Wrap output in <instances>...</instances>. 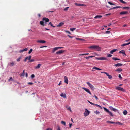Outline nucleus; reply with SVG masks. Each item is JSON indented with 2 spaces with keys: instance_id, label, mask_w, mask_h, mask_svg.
Masks as SVG:
<instances>
[{
  "instance_id": "obj_1",
  "label": "nucleus",
  "mask_w": 130,
  "mask_h": 130,
  "mask_svg": "<svg viewBox=\"0 0 130 130\" xmlns=\"http://www.w3.org/2000/svg\"><path fill=\"white\" fill-rule=\"evenodd\" d=\"M89 48L93 50H95L96 51H99L101 50V48L99 46L93 45L89 47Z\"/></svg>"
},
{
  "instance_id": "obj_2",
  "label": "nucleus",
  "mask_w": 130,
  "mask_h": 130,
  "mask_svg": "<svg viewBox=\"0 0 130 130\" xmlns=\"http://www.w3.org/2000/svg\"><path fill=\"white\" fill-rule=\"evenodd\" d=\"M103 108L104 110L108 114H109L110 116H111L112 117H113L114 116V115L107 108L104 107Z\"/></svg>"
},
{
  "instance_id": "obj_3",
  "label": "nucleus",
  "mask_w": 130,
  "mask_h": 130,
  "mask_svg": "<svg viewBox=\"0 0 130 130\" xmlns=\"http://www.w3.org/2000/svg\"><path fill=\"white\" fill-rule=\"evenodd\" d=\"M86 83L92 90H94L95 88L94 86L92 84H91L90 83L88 82H87Z\"/></svg>"
},
{
  "instance_id": "obj_4",
  "label": "nucleus",
  "mask_w": 130,
  "mask_h": 130,
  "mask_svg": "<svg viewBox=\"0 0 130 130\" xmlns=\"http://www.w3.org/2000/svg\"><path fill=\"white\" fill-rule=\"evenodd\" d=\"M116 89L122 92H125V90L123 88L119 86L116 87Z\"/></svg>"
},
{
  "instance_id": "obj_5",
  "label": "nucleus",
  "mask_w": 130,
  "mask_h": 130,
  "mask_svg": "<svg viewBox=\"0 0 130 130\" xmlns=\"http://www.w3.org/2000/svg\"><path fill=\"white\" fill-rule=\"evenodd\" d=\"M101 73L105 74L108 77V78L109 79H111L112 78V76L111 75H109L108 73L106 72H101Z\"/></svg>"
},
{
  "instance_id": "obj_6",
  "label": "nucleus",
  "mask_w": 130,
  "mask_h": 130,
  "mask_svg": "<svg viewBox=\"0 0 130 130\" xmlns=\"http://www.w3.org/2000/svg\"><path fill=\"white\" fill-rule=\"evenodd\" d=\"M95 59L99 60H107V58L104 57H95Z\"/></svg>"
},
{
  "instance_id": "obj_7",
  "label": "nucleus",
  "mask_w": 130,
  "mask_h": 130,
  "mask_svg": "<svg viewBox=\"0 0 130 130\" xmlns=\"http://www.w3.org/2000/svg\"><path fill=\"white\" fill-rule=\"evenodd\" d=\"M85 111L84 113V115L85 117L87 116L90 113V112L87 109H85Z\"/></svg>"
},
{
  "instance_id": "obj_8",
  "label": "nucleus",
  "mask_w": 130,
  "mask_h": 130,
  "mask_svg": "<svg viewBox=\"0 0 130 130\" xmlns=\"http://www.w3.org/2000/svg\"><path fill=\"white\" fill-rule=\"evenodd\" d=\"M82 88L84 90L86 91L89 93L90 95H92L91 93L88 89L84 87H82Z\"/></svg>"
},
{
  "instance_id": "obj_9",
  "label": "nucleus",
  "mask_w": 130,
  "mask_h": 130,
  "mask_svg": "<svg viewBox=\"0 0 130 130\" xmlns=\"http://www.w3.org/2000/svg\"><path fill=\"white\" fill-rule=\"evenodd\" d=\"M109 108L111 110L115 112H119V111L116 109L114 108L113 107L110 106L109 107Z\"/></svg>"
},
{
  "instance_id": "obj_10",
  "label": "nucleus",
  "mask_w": 130,
  "mask_h": 130,
  "mask_svg": "<svg viewBox=\"0 0 130 130\" xmlns=\"http://www.w3.org/2000/svg\"><path fill=\"white\" fill-rule=\"evenodd\" d=\"M42 20L44 21H45V23H46L49 21V19L47 18L44 17L42 19Z\"/></svg>"
},
{
  "instance_id": "obj_11",
  "label": "nucleus",
  "mask_w": 130,
  "mask_h": 130,
  "mask_svg": "<svg viewBox=\"0 0 130 130\" xmlns=\"http://www.w3.org/2000/svg\"><path fill=\"white\" fill-rule=\"evenodd\" d=\"M119 53L120 54H122L124 56H126V54L125 53V51L124 50H122L120 51Z\"/></svg>"
},
{
  "instance_id": "obj_12",
  "label": "nucleus",
  "mask_w": 130,
  "mask_h": 130,
  "mask_svg": "<svg viewBox=\"0 0 130 130\" xmlns=\"http://www.w3.org/2000/svg\"><path fill=\"white\" fill-rule=\"evenodd\" d=\"M128 13V11H122L120 13V14L121 15L127 14Z\"/></svg>"
},
{
  "instance_id": "obj_13",
  "label": "nucleus",
  "mask_w": 130,
  "mask_h": 130,
  "mask_svg": "<svg viewBox=\"0 0 130 130\" xmlns=\"http://www.w3.org/2000/svg\"><path fill=\"white\" fill-rule=\"evenodd\" d=\"M65 51V50H60L59 51L56 52V54H59L62 53H63Z\"/></svg>"
},
{
  "instance_id": "obj_14",
  "label": "nucleus",
  "mask_w": 130,
  "mask_h": 130,
  "mask_svg": "<svg viewBox=\"0 0 130 130\" xmlns=\"http://www.w3.org/2000/svg\"><path fill=\"white\" fill-rule=\"evenodd\" d=\"M37 42L41 43H44L46 42V41L44 40H38Z\"/></svg>"
},
{
  "instance_id": "obj_15",
  "label": "nucleus",
  "mask_w": 130,
  "mask_h": 130,
  "mask_svg": "<svg viewBox=\"0 0 130 130\" xmlns=\"http://www.w3.org/2000/svg\"><path fill=\"white\" fill-rule=\"evenodd\" d=\"M64 82L67 84H68V80L67 77L66 76H64Z\"/></svg>"
},
{
  "instance_id": "obj_16",
  "label": "nucleus",
  "mask_w": 130,
  "mask_h": 130,
  "mask_svg": "<svg viewBox=\"0 0 130 130\" xmlns=\"http://www.w3.org/2000/svg\"><path fill=\"white\" fill-rule=\"evenodd\" d=\"M122 71V69L120 68H118L116 70V71L118 72H120Z\"/></svg>"
},
{
  "instance_id": "obj_17",
  "label": "nucleus",
  "mask_w": 130,
  "mask_h": 130,
  "mask_svg": "<svg viewBox=\"0 0 130 130\" xmlns=\"http://www.w3.org/2000/svg\"><path fill=\"white\" fill-rule=\"evenodd\" d=\"M31 57V56H29L28 57H27L24 60V61L25 62H26V61L27 59H28L29 60H30Z\"/></svg>"
},
{
  "instance_id": "obj_18",
  "label": "nucleus",
  "mask_w": 130,
  "mask_h": 130,
  "mask_svg": "<svg viewBox=\"0 0 130 130\" xmlns=\"http://www.w3.org/2000/svg\"><path fill=\"white\" fill-rule=\"evenodd\" d=\"M60 95L62 97L64 98H66V94L64 93H61Z\"/></svg>"
},
{
  "instance_id": "obj_19",
  "label": "nucleus",
  "mask_w": 130,
  "mask_h": 130,
  "mask_svg": "<svg viewBox=\"0 0 130 130\" xmlns=\"http://www.w3.org/2000/svg\"><path fill=\"white\" fill-rule=\"evenodd\" d=\"M64 24V23L63 22H60L59 23V24L57 25V27L61 26Z\"/></svg>"
},
{
  "instance_id": "obj_20",
  "label": "nucleus",
  "mask_w": 130,
  "mask_h": 130,
  "mask_svg": "<svg viewBox=\"0 0 130 130\" xmlns=\"http://www.w3.org/2000/svg\"><path fill=\"white\" fill-rule=\"evenodd\" d=\"M122 65H123L122 64L119 63L116 64L114 65V66L116 67L121 66H122Z\"/></svg>"
},
{
  "instance_id": "obj_21",
  "label": "nucleus",
  "mask_w": 130,
  "mask_h": 130,
  "mask_svg": "<svg viewBox=\"0 0 130 130\" xmlns=\"http://www.w3.org/2000/svg\"><path fill=\"white\" fill-rule=\"evenodd\" d=\"M75 5L76 6H84V5L83 4H80L76 3H75Z\"/></svg>"
},
{
  "instance_id": "obj_22",
  "label": "nucleus",
  "mask_w": 130,
  "mask_h": 130,
  "mask_svg": "<svg viewBox=\"0 0 130 130\" xmlns=\"http://www.w3.org/2000/svg\"><path fill=\"white\" fill-rule=\"evenodd\" d=\"M117 51V49H113V50H111V51L110 52L111 53L113 54V52L116 51Z\"/></svg>"
},
{
  "instance_id": "obj_23",
  "label": "nucleus",
  "mask_w": 130,
  "mask_h": 130,
  "mask_svg": "<svg viewBox=\"0 0 130 130\" xmlns=\"http://www.w3.org/2000/svg\"><path fill=\"white\" fill-rule=\"evenodd\" d=\"M28 49L27 48H26L20 50L19 51V52H20L21 53L23 51H26Z\"/></svg>"
},
{
  "instance_id": "obj_24",
  "label": "nucleus",
  "mask_w": 130,
  "mask_h": 130,
  "mask_svg": "<svg viewBox=\"0 0 130 130\" xmlns=\"http://www.w3.org/2000/svg\"><path fill=\"white\" fill-rule=\"evenodd\" d=\"M41 66V64H39L37 66H36L35 67V68L36 69H38Z\"/></svg>"
},
{
  "instance_id": "obj_25",
  "label": "nucleus",
  "mask_w": 130,
  "mask_h": 130,
  "mask_svg": "<svg viewBox=\"0 0 130 130\" xmlns=\"http://www.w3.org/2000/svg\"><path fill=\"white\" fill-rule=\"evenodd\" d=\"M14 65V62H12L8 63V65L10 66H13Z\"/></svg>"
},
{
  "instance_id": "obj_26",
  "label": "nucleus",
  "mask_w": 130,
  "mask_h": 130,
  "mask_svg": "<svg viewBox=\"0 0 130 130\" xmlns=\"http://www.w3.org/2000/svg\"><path fill=\"white\" fill-rule=\"evenodd\" d=\"M102 17L101 15H96L94 17L95 19L96 18H100Z\"/></svg>"
},
{
  "instance_id": "obj_27",
  "label": "nucleus",
  "mask_w": 130,
  "mask_h": 130,
  "mask_svg": "<svg viewBox=\"0 0 130 130\" xmlns=\"http://www.w3.org/2000/svg\"><path fill=\"white\" fill-rule=\"evenodd\" d=\"M92 69H96V70H102L98 68H97L96 67H94Z\"/></svg>"
},
{
  "instance_id": "obj_28",
  "label": "nucleus",
  "mask_w": 130,
  "mask_h": 130,
  "mask_svg": "<svg viewBox=\"0 0 130 130\" xmlns=\"http://www.w3.org/2000/svg\"><path fill=\"white\" fill-rule=\"evenodd\" d=\"M44 21H40V24L43 26H44L45 25V24L44 23Z\"/></svg>"
},
{
  "instance_id": "obj_29",
  "label": "nucleus",
  "mask_w": 130,
  "mask_h": 130,
  "mask_svg": "<svg viewBox=\"0 0 130 130\" xmlns=\"http://www.w3.org/2000/svg\"><path fill=\"white\" fill-rule=\"evenodd\" d=\"M112 59L114 60H120V59L116 57H113Z\"/></svg>"
},
{
  "instance_id": "obj_30",
  "label": "nucleus",
  "mask_w": 130,
  "mask_h": 130,
  "mask_svg": "<svg viewBox=\"0 0 130 130\" xmlns=\"http://www.w3.org/2000/svg\"><path fill=\"white\" fill-rule=\"evenodd\" d=\"M94 105H95L96 107H99L101 109H102V107L98 105L94 104Z\"/></svg>"
},
{
  "instance_id": "obj_31",
  "label": "nucleus",
  "mask_w": 130,
  "mask_h": 130,
  "mask_svg": "<svg viewBox=\"0 0 130 130\" xmlns=\"http://www.w3.org/2000/svg\"><path fill=\"white\" fill-rule=\"evenodd\" d=\"M121 3L127 4V3L124 1L123 0H119Z\"/></svg>"
},
{
  "instance_id": "obj_32",
  "label": "nucleus",
  "mask_w": 130,
  "mask_h": 130,
  "mask_svg": "<svg viewBox=\"0 0 130 130\" xmlns=\"http://www.w3.org/2000/svg\"><path fill=\"white\" fill-rule=\"evenodd\" d=\"M107 123H110L113 124H115V122L111 121H107Z\"/></svg>"
},
{
  "instance_id": "obj_33",
  "label": "nucleus",
  "mask_w": 130,
  "mask_h": 130,
  "mask_svg": "<svg viewBox=\"0 0 130 130\" xmlns=\"http://www.w3.org/2000/svg\"><path fill=\"white\" fill-rule=\"evenodd\" d=\"M123 113L124 115H126L127 114L128 112L127 110H125L123 111Z\"/></svg>"
},
{
  "instance_id": "obj_34",
  "label": "nucleus",
  "mask_w": 130,
  "mask_h": 130,
  "mask_svg": "<svg viewBox=\"0 0 130 130\" xmlns=\"http://www.w3.org/2000/svg\"><path fill=\"white\" fill-rule=\"evenodd\" d=\"M58 50L57 47L54 48L52 50V52L53 53L56 50Z\"/></svg>"
},
{
  "instance_id": "obj_35",
  "label": "nucleus",
  "mask_w": 130,
  "mask_h": 130,
  "mask_svg": "<svg viewBox=\"0 0 130 130\" xmlns=\"http://www.w3.org/2000/svg\"><path fill=\"white\" fill-rule=\"evenodd\" d=\"M115 124H117L120 125H122L123 124L122 123L120 122H115Z\"/></svg>"
},
{
  "instance_id": "obj_36",
  "label": "nucleus",
  "mask_w": 130,
  "mask_h": 130,
  "mask_svg": "<svg viewBox=\"0 0 130 130\" xmlns=\"http://www.w3.org/2000/svg\"><path fill=\"white\" fill-rule=\"evenodd\" d=\"M14 80L13 79H12V77H9V79H8V81L9 82H10V81H13Z\"/></svg>"
},
{
  "instance_id": "obj_37",
  "label": "nucleus",
  "mask_w": 130,
  "mask_h": 130,
  "mask_svg": "<svg viewBox=\"0 0 130 130\" xmlns=\"http://www.w3.org/2000/svg\"><path fill=\"white\" fill-rule=\"evenodd\" d=\"M94 57V56H89L88 57H85V58L86 59H89L90 58H92L93 57Z\"/></svg>"
},
{
  "instance_id": "obj_38",
  "label": "nucleus",
  "mask_w": 130,
  "mask_h": 130,
  "mask_svg": "<svg viewBox=\"0 0 130 130\" xmlns=\"http://www.w3.org/2000/svg\"><path fill=\"white\" fill-rule=\"evenodd\" d=\"M76 29L75 28H70V30L71 31H73L74 30H75Z\"/></svg>"
},
{
  "instance_id": "obj_39",
  "label": "nucleus",
  "mask_w": 130,
  "mask_h": 130,
  "mask_svg": "<svg viewBox=\"0 0 130 130\" xmlns=\"http://www.w3.org/2000/svg\"><path fill=\"white\" fill-rule=\"evenodd\" d=\"M108 3L111 5H115V4H113L110 2H108Z\"/></svg>"
},
{
  "instance_id": "obj_40",
  "label": "nucleus",
  "mask_w": 130,
  "mask_h": 130,
  "mask_svg": "<svg viewBox=\"0 0 130 130\" xmlns=\"http://www.w3.org/2000/svg\"><path fill=\"white\" fill-rule=\"evenodd\" d=\"M21 58V56H20L17 59V61L18 62L19 61Z\"/></svg>"
},
{
  "instance_id": "obj_41",
  "label": "nucleus",
  "mask_w": 130,
  "mask_h": 130,
  "mask_svg": "<svg viewBox=\"0 0 130 130\" xmlns=\"http://www.w3.org/2000/svg\"><path fill=\"white\" fill-rule=\"evenodd\" d=\"M61 123L62 124L64 125V126H65L66 125V122L64 121H62L61 122Z\"/></svg>"
},
{
  "instance_id": "obj_42",
  "label": "nucleus",
  "mask_w": 130,
  "mask_h": 130,
  "mask_svg": "<svg viewBox=\"0 0 130 130\" xmlns=\"http://www.w3.org/2000/svg\"><path fill=\"white\" fill-rule=\"evenodd\" d=\"M123 9H129L130 8V7H123Z\"/></svg>"
},
{
  "instance_id": "obj_43",
  "label": "nucleus",
  "mask_w": 130,
  "mask_h": 130,
  "mask_svg": "<svg viewBox=\"0 0 130 130\" xmlns=\"http://www.w3.org/2000/svg\"><path fill=\"white\" fill-rule=\"evenodd\" d=\"M49 25H51L52 27H55V26H53V25L52 24V23H51V22H49Z\"/></svg>"
},
{
  "instance_id": "obj_44",
  "label": "nucleus",
  "mask_w": 130,
  "mask_h": 130,
  "mask_svg": "<svg viewBox=\"0 0 130 130\" xmlns=\"http://www.w3.org/2000/svg\"><path fill=\"white\" fill-rule=\"evenodd\" d=\"M87 101L90 104H91L93 105H94V103L92 102H91L89 101L88 100Z\"/></svg>"
},
{
  "instance_id": "obj_45",
  "label": "nucleus",
  "mask_w": 130,
  "mask_h": 130,
  "mask_svg": "<svg viewBox=\"0 0 130 130\" xmlns=\"http://www.w3.org/2000/svg\"><path fill=\"white\" fill-rule=\"evenodd\" d=\"M32 51H33V49H31L29 51V52H28V53L29 54H30L31 53V52H32Z\"/></svg>"
},
{
  "instance_id": "obj_46",
  "label": "nucleus",
  "mask_w": 130,
  "mask_h": 130,
  "mask_svg": "<svg viewBox=\"0 0 130 130\" xmlns=\"http://www.w3.org/2000/svg\"><path fill=\"white\" fill-rule=\"evenodd\" d=\"M76 39L78 40H80L82 41L84 40L83 39H81L79 38H76Z\"/></svg>"
},
{
  "instance_id": "obj_47",
  "label": "nucleus",
  "mask_w": 130,
  "mask_h": 130,
  "mask_svg": "<svg viewBox=\"0 0 130 130\" xmlns=\"http://www.w3.org/2000/svg\"><path fill=\"white\" fill-rule=\"evenodd\" d=\"M112 56V55L111 54H107V56L108 57H111Z\"/></svg>"
},
{
  "instance_id": "obj_48",
  "label": "nucleus",
  "mask_w": 130,
  "mask_h": 130,
  "mask_svg": "<svg viewBox=\"0 0 130 130\" xmlns=\"http://www.w3.org/2000/svg\"><path fill=\"white\" fill-rule=\"evenodd\" d=\"M25 74L22 73V74H21L20 75V76H24Z\"/></svg>"
},
{
  "instance_id": "obj_49",
  "label": "nucleus",
  "mask_w": 130,
  "mask_h": 130,
  "mask_svg": "<svg viewBox=\"0 0 130 130\" xmlns=\"http://www.w3.org/2000/svg\"><path fill=\"white\" fill-rule=\"evenodd\" d=\"M34 61V60L33 59H32L31 60H29V62H32Z\"/></svg>"
},
{
  "instance_id": "obj_50",
  "label": "nucleus",
  "mask_w": 130,
  "mask_h": 130,
  "mask_svg": "<svg viewBox=\"0 0 130 130\" xmlns=\"http://www.w3.org/2000/svg\"><path fill=\"white\" fill-rule=\"evenodd\" d=\"M118 77L120 79H122V77L121 76V74H120L119 75Z\"/></svg>"
},
{
  "instance_id": "obj_51",
  "label": "nucleus",
  "mask_w": 130,
  "mask_h": 130,
  "mask_svg": "<svg viewBox=\"0 0 130 130\" xmlns=\"http://www.w3.org/2000/svg\"><path fill=\"white\" fill-rule=\"evenodd\" d=\"M35 76L34 75L32 74L31 75V77L32 78H33L34 77H35Z\"/></svg>"
},
{
  "instance_id": "obj_52",
  "label": "nucleus",
  "mask_w": 130,
  "mask_h": 130,
  "mask_svg": "<svg viewBox=\"0 0 130 130\" xmlns=\"http://www.w3.org/2000/svg\"><path fill=\"white\" fill-rule=\"evenodd\" d=\"M96 114H99L100 113V112L99 111H95L94 112Z\"/></svg>"
},
{
  "instance_id": "obj_53",
  "label": "nucleus",
  "mask_w": 130,
  "mask_h": 130,
  "mask_svg": "<svg viewBox=\"0 0 130 130\" xmlns=\"http://www.w3.org/2000/svg\"><path fill=\"white\" fill-rule=\"evenodd\" d=\"M126 43H124V44H123L121 45V46L122 47H123V46H126Z\"/></svg>"
},
{
  "instance_id": "obj_54",
  "label": "nucleus",
  "mask_w": 130,
  "mask_h": 130,
  "mask_svg": "<svg viewBox=\"0 0 130 130\" xmlns=\"http://www.w3.org/2000/svg\"><path fill=\"white\" fill-rule=\"evenodd\" d=\"M69 8V7H66L64 9V11H66L67 10H68V8Z\"/></svg>"
},
{
  "instance_id": "obj_55",
  "label": "nucleus",
  "mask_w": 130,
  "mask_h": 130,
  "mask_svg": "<svg viewBox=\"0 0 130 130\" xmlns=\"http://www.w3.org/2000/svg\"><path fill=\"white\" fill-rule=\"evenodd\" d=\"M28 84L29 85H32L33 84V83L31 82H29L28 83Z\"/></svg>"
},
{
  "instance_id": "obj_56",
  "label": "nucleus",
  "mask_w": 130,
  "mask_h": 130,
  "mask_svg": "<svg viewBox=\"0 0 130 130\" xmlns=\"http://www.w3.org/2000/svg\"><path fill=\"white\" fill-rule=\"evenodd\" d=\"M110 32L109 31H107L105 32V33L106 34H109L110 33Z\"/></svg>"
},
{
  "instance_id": "obj_57",
  "label": "nucleus",
  "mask_w": 130,
  "mask_h": 130,
  "mask_svg": "<svg viewBox=\"0 0 130 130\" xmlns=\"http://www.w3.org/2000/svg\"><path fill=\"white\" fill-rule=\"evenodd\" d=\"M67 109H68L71 112H72L71 110V108L70 107H69Z\"/></svg>"
},
{
  "instance_id": "obj_58",
  "label": "nucleus",
  "mask_w": 130,
  "mask_h": 130,
  "mask_svg": "<svg viewBox=\"0 0 130 130\" xmlns=\"http://www.w3.org/2000/svg\"><path fill=\"white\" fill-rule=\"evenodd\" d=\"M72 125V123H69V127L70 128H71Z\"/></svg>"
},
{
  "instance_id": "obj_59",
  "label": "nucleus",
  "mask_w": 130,
  "mask_h": 130,
  "mask_svg": "<svg viewBox=\"0 0 130 130\" xmlns=\"http://www.w3.org/2000/svg\"><path fill=\"white\" fill-rule=\"evenodd\" d=\"M66 33H69V34H71V33L70 32V31H66Z\"/></svg>"
},
{
  "instance_id": "obj_60",
  "label": "nucleus",
  "mask_w": 130,
  "mask_h": 130,
  "mask_svg": "<svg viewBox=\"0 0 130 130\" xmlns=\"http://www.w3.org/2000/svg\"><path fill=\"white\" fill-rule=\"evenodd\" d=\"M67 36H68L69 38H72L73 37V36H71L69 35H68Z\"/></svg>"
},
{
  "instance_id": "obj_61",
  "label": "nucleus",
  "mask_w": 130,
  "mask_h": 130,
  "mask_svg": "<svg viewBox=\"0 0 130 130\" xmlns=\"http://www.w3.org/2000/svg\"><path fill=\"white\" fill-rule=\"evenodd\" d=\"M47 47V46H40V48H42L43 47Z\"/></svg>"
},
{
  "instance_id": "obj_62",
  "label": "nucleus",
  "mask_w": 130,
  "mask_h": 130,
  "mask_svg": "<svg viewBox=\"0 0 130 130\" xmlns=\"http://www.w3.org/2000/svg\"><path fill=\"white\" fill-rule=\"evenodd\" d=\"M94 97H95L96 100H97L98 99V97L94 95Z\"/></svg>"
},
{
  "instance_id": "obj_63",
  "label": "nucleus",
  "mask_w": 130,
  "mask_h": 130,
  "mask_svg": "<svg viewBox=\"0 0 130 130\" xmlns=\"http://www.w3.org/2000/svg\"><path fill=\"white\" fill-rule=\"evenodd\" d=\"M25 75H26V77H28V74L26 72L25 73Z\"/></svg>"
},
{
  "instance_id": "obj_64",
  "label": "nucleus",
  "mask_w": 130,
  "mask_h": 130,
  "mask_svg": "<svg viewBox=\"0 0 130 130\" xmlns=\"http://www.w3.org/2000/svg\"><path fill=\"white\" fill-rule=\"evenodd\" d=\"M46 130H52L51 128H48L46 129Z\"/></svg>"
}]
</instances>
